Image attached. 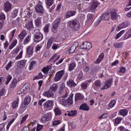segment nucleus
Masks as SVG:
<instances>
[{
    "instance_id": "nucleus-39",
    "label": "nucleus",
    "mask_w": 131,
    "mask_h": 131,
    "mask_svg": "<svg viewBox=\"0 0 131 131\" xmlns=\"http://www.w3.org/2000/svg\"><path fill=\"white\" fill-rule=\"evenodd\" d=\"M94 83L96 85V86H97L98 88H100L101 85H102V82H101V80H96Z\"/></svg>"
},
{
    "instance_id": "nucleus-29",
    "label": "nucleus",
    "mask_w": 131,
    "mask_h": 131,
    "mask_svg": "<svg viewBox=\"0 0 131 131\" xmlns=\"http://www.w3.org/2000/svg\"><path fill=\"white\" fill-rule=\"evenodd\" d=\"M104 58V53H102L99 56V57L97 58V59L96 61V64H99V63H100V62L103 60Z\"/></svg>"
},
{
    "instance_id": "nucleus-27",
    "label": "nucleus",
    "mask_w": 131,
    "mask_h": 131,
    "mask_svg": "<svg viewBox=\"0 0 131 131\" xmlns=\"http://www.w3.org/2000/svg\"><path fill=\"white\" fill-rule=\"evenodd\" d=\"M76 13V12L75 11H69L66 14V18H69L70 17H72V16H74Z\"/></svg>"
},
{
    "instance_id": "nucleus-25",
    "label": "nucleus",
    "mask_w": 131,
    "mask_h": 131,
    "mask_svg": "<svg viewBox=\"0 0 131 131\" xmlns=\"http://www.w3.org/2000/svg\"><path fill=\"white\" fill-rule=\"evenodd\" d=\"M35 23L37 27H40L41 26V18L37 17L35 20Z\"/></svg>"
},
{
    "instance_id": "nucleus-53",
    "label": "nucleus",
    "mask_w": 131,
    "mask_h": 131,
    "mask_svg": "<svg viewBox=\"0 0 131 131\" xmlns=\"http://www.w3.org/2000/svg\"><path fill=\"white\" fill-rule=\"evenodd\" d=\"M28 115H26L22 118V120L20 121L21 124H22V123H24V122L26 121V119H27V118H28Z\"/></svg>"
},
{
    "instance_id": "nucleus-19",
    "label": "nucleus",
    "mask_w": 131,
    "mask_h": 131,
    "mask_svg": "<svg viewBox=\"0 0 131 131\" xmlns=\"http://www.w3.org/2000/svg\"><path fill=\"white\" fill-rule=\"evenodd\" d=\"M80 110H82L83 111H89L90 110V107L86 103H83L80 106Z\"/></svg>"
},
{
    "instance_id": "nucleus-15",
    "label": "nucleus",
    "mask_w": 131,
    "mask_h": 131,
    "mask_svg": "<svg viewBox=\"0 0 131 131\" xmlns=\"http://www.w3.org/2000/svg\"><path fill=\"white\" fill-rule=\"evenodd\" d=\"M34 50V48L33 46H28L27 48V55H28V56H32V55H33Z\"/></svg>"
},
{
    "instance_id": "nucleus-55",
    "label": "nucleus",
    "mask_w": 131,
    "mask_h": 131,
    "mask_svg": "<svg viewBox=\"0 0 131 131\" xmlns=\"http://www.w3.org/2000/svg\"><path fill=\"white\" fill-rule=\"evenodd\" d=\"M130 37H131V34L129 33V32L127 31V32L125 34V35L124 36V39H127L128 38H130Z\"/></svg>"
},
{
    "instance_id": "nucleus-8",
    "label": "nucleus",
    "mask_w": 131,
    "mask_h": 131,
    "mask_svg": "<svg viewBox=\"0 0 131 131\" xmlns=\"http://www.w3.org/2000/svg\"><path fill=\"white\" fill-rule=\"evenodd\" d=\"M35 11L36 13H39V14H43V12H45V9L41 4H38L36 6Z\"/></svg>"
},
{
    "instance_id": "nucleus-10",
    "label": "nucleus",
    "mask_w": 131,
    "mask_h": 131,
    "mask_svg": "<svg viewBox=\"0 0 131 131\" xmlns=\"http://www.w3.org/2000/svg\"><path fill=\"white\" fill-rule=\"evenodd\" d=\"M99 6V3L97 0H93V2L91 3V6L90 7V11H95L98 8Z\"/></svg>"
},
{
    "instance_id": "nucleus-52",
    "label": "nucleus",
    "mask_w": 131,
    "mask_h": 131,
    "mask_svg": "<svg viewBox=\"0 0 131 131\" xmlns=\"http://www.w3.org/2000/svg\"><path fill=\"white\" fill-rule=\"evenodd\" d=\"M12 15L13 18H16L17 15H18V9H15L13 12H12Z\"/></svg>"
},
{
    "instance_id": "nucleus-49",
    "label": "nucleus",
    "mask_w": 131,
    "mask_h": 131,
    "mask_svg": "<svg viewBox=\"0 0 131 131\" xmlns=\"http://www.w3.org/2000/svg\"><path fill=\"white\" fill-rule=\"evenodd\" d=\"M114 46L115 48H117L118 49H120L121 47H122V43L121 42L120 43H114Z\"/></svg>"
},
{
    "instance_id": "nucleus-4",
    "label": "nucleus",
    "mask_w": 131,
    "mask_h": 131,
    "mask_svg": "<svg viewBox=\"0 0 131 131\" xmlns=\"http://www.w3.org/2000/svg\"><path fill=\"white\" fill-rule=\"evenodd\" d=\"M64 73L65 72L63 70L57 72L54 78L55 81H59L62 78Z\"/></svg>"
},
{
    "instance_id": "nucleus-46",
    "label": "nucleus",
    "mask_w": 131,
    "mask_h": 131,
    "mask_svg": "<svg viewBox=\"0 0 131 131\" xmlns=\"http://www.w3.org/2000/svg\"><path fill=\"white\" fill-rule=\"evenodd\" d=\"M46 4L47 6L50 7L54 4V0H47L46 1Z\"/></svg>"
},
{
    "instance_id": "nucleus-22",
    "label": "nucleus",
    "mask_w": 131,
    "mask_h": 131,
    "mask_svg": "<svg viewBox=\"0 0 131 131\" xmlns=\"http://www.w3.org/2000/svg\"><path fill=\"white\" fill-rule=\"evenodd\" d=\"M101 20L103 21H106L109 19V13L106 12V13H103L102 14L101 16L99 17Z\"/></svg>"
},
{
    "instance_id": "nucleus-36",
    "label": "nucleus",
    "mask_w": 131,
    "mask_h": 131,
    "mask_svg": "<svg viewBox=\"0 0 131 131\" xmlns=\"http://www.w3.org/2000/svg\"><path fill=\"white\" fill-rule=\"evenodd\" d=\"M89 83L88 82H83L81 84V86L83 90H86Z\"/></svg>"
},
{
    "instance_id": "nucleus-38",
    "label": "nucleus",
    "mask_w": 131,
    "mask_h": 131,
    "mask_svg": "<svg viewBox=\"0 0 131 131\" xmlns=\"http://www.w3.org/2000/svg\"><path fill=\"white\" fill-rule=\"evenodd\" d=\"M125 31L124 30H122L119 33H118L116 36H115V39H118V38H119V37H120V36H121V35H122L123 34V33H124Z\"/></svg>"
},
{
    "instance_id": "nucleus-41",
    "label": "nucleus",
    "mask_w": 131,
    "mask_h": 131,
    "mask_svg": "<svg viewBox=\"0 0 131 131\" xmlns=\"http://www.w3.org/2000/svg\"><path fill=\"white\" fill-rule=\"evenodd\" d=\"M115 104H116V101L115 100H112L108 104V107L113 108L115 106Z\"/></svg>"
},
{
    "instance_id": "nucleus-30",
    "label": "nucleus",
    "mask_w": 131,
    "mask_h": 131,
    "mask_svg": "<svg viewBox=\"0 0 131 131\" xmlns=\"http://www.w3.org/2000/svg\"><path fill=\"white\" fill-rule=\"evenodd\" d=\"M93 19H94V15L92 14H88L87 15L86 22L88 23H91V22L93 21Z\"/></svg>"
},
{
    "instance_id": "nucleus-37",
    "label": "nucleus",
    "mask_w": 131,
    "mask_h": 131,
    "mask_svg": "<svg viewBox=\"0 0 131 131\" xmlns=\"http://www.w3.org/2000/svg\"><path fill=\"white\" fill-rule=\"evenodd\" d=\"M76 111H71L70 112H68V116H75V115H76Z\"/></svg>"
},
{
    "instance_id": "nucleus-34",
    "label": "nucleus",
    "mask_w": 131,
    "mask_h": 131,
    "mask_svg": "<svg viewBox=\"0 0 131 131\" xmlns=\"http://www.w3.org/2000/svg\"><path fill=\"white\" fill-rule=\"evenodd\" d=\"M50 69H51V67L47 66V67H44L42 69V72H43L45 74H48V72L50 71Z\"/></svg>"
},
{
    "instance_id": "nucleus-60",
    "label": "nucleus",
    "mask_w": 131,
    "mask_h": 131,
    "mask_svg": "<svg viewBox=\"0 0 131 131\" xmlns=\"http://www.w3.org/2000/svg\"><path fill=\"white\" fill-rule=\"evenodd\" d=\"M22 55H23V51H21L19 55L15 57L16 60H18L19 59H20V58H22Z\"/></svg>"
},
{
    "instance_id": "nucleus-1",
    "label": "nucleus",
    "mask_w": 131,
    "mask_h": 131,
    "mask_svg": "<svg viewBox=\"0 0 131 131\" xmlns=\"http://www.w3.org/2000/svg\"><path fill=\"white\" fill-rule=\"evenodd\" d=\"M59 93L60 95H63L62 96V99L60 100V103L63 106H70V105H72L73 103V94H71L68 98L66 99V98L68 97V93L66 90H64L62 86L60 88L59 90Z\"/></svg>"
},
{
    "instance_id": "nucleus-23",
    "label": "nucleus",
    "mask_w": 131,
    "mask_h": 131,
    "mask_svg": "<svg viewBox=\"0 0 131 131\" xmlns=\"http://www.w3.org/2000/svg\"><path fill=\"white\" fill-rule=\"evenodd\" d=\"M128 113V111L126 109H122L120 110L119 111V114L121 116H123V117H125V116H126Z\"/></svg>"
},
{
    "instance_id": "nucleus-40",
    "label": "nucleus",
    "mask_w": 131,
    "mask_h": 131,
    "mask_svg": "<svg viewBox=\"0 0 131 131\" xmlns=\"http://www.w3.org/2000/svg\"><path fill=\"white\" fill-rule=\"evenodd\" d=\"M58 26L53 25L52 28V31L53 32V33H57L58 32Z\"/></svg>"
},
{
    "instance_id": "nucleus-42",
    "label": "nucleus",
    "mask_w": 131,
    "mask_h": 131,
    "mask_svg": "<svg viewBox=\"0 0 131 131\" xmlns=\"http://www.w3.org/2000/svg\"><path fill=\"white\" fill-rule=\"evenodd\" d=\"M54 112L55 113V115H61L62 114V112L59 108H56L54 110Z\"/></svg>"
},
{
    "instance_id": "nucleus-14",
    "label": "nucleus",
    "mask_w": 131,
    "mask_h": 131,
    "mask_svg": "<svg viewBox=\"0 0 131 131\" xmlns=\"http://www.w3.org/2000/svg\"><path fill=\"white\" fill-rule=\"evenodd\" d=\"M26 62H27V60L25 59L20 60L18 62L17 64V67H18V68L22 69V68L25 67L26 65Z\"/></svg>"
},
{
    "instance_id": "nucleus-11",
    "label": "nucleus",
    "mask_w": 131,
    "mask_h": 131,
    "mask_svg": "<svg viewBox=\"0 0 131 131\" xmlns=\"http://www.w3.org/2000/svg\"><path fill=\"white\" fill-rule=\"evenodd\" d=\"M51 118L52 117L51 116V115L46 114L42 117L41 119V122H42V123H46V122L47 121H49Z\"/></svg>"
},
{
    "instance_id": "nucleus-5",
    "label": "nucleus",
    "mask_w": 131,
    "mask_h": 131,
    "mask_svg": "<svg viewBox=\"0 0 131 131\" xmlns=\"http://www.w3.org/2000/svg\"><path fill=\"white\" fill-rule=\"evenodd\" d=\"M108 14H110V18L111 20H117V18H118V14L116 11L114 9H112L110 11Z\"/></svg>"
},
{
    "instance_id": "nucleus-47",
    "label": "nucleus",
    "mask_w": 131,
    "mask_h": 131,
    "mask_svg": "<svg viewBox=\"0 0 131 131\" xmlns=\"http://www.w3.org/2000/svg\"><path fill=\"white\" fill-rule=\"evenodd\" d=\"M43 78V75L41 73H39L37 76H35L34 79H41Z\"/></svg>"
},
{
    "instance_id": "nucleus-54",
    "label": "nucleus",
    "mask_w": 131,
    "mask_h": 131,
    "mask_svg": "<svg viewBox=\"0 0 131 131\" xmlns=\"http://www.w3.org/2000/svg\"><path fill=\"white\" fill-rule=\"evenodd\" d=\"M25 13L26 14V17H27V18H30V17H31L32 13L29 12V11H25Z\"/></svg>"
},
{
    "instance_id": "nucleus-7",
    "label": "nucleus",
    "mask_w": 131,
    "mask_h": 131,
    "mask_svg": "<svg viewBox=\"0 0 131 131\" xmlns=\"http://www.w3.org/2000/svg\"><path fill=\"white\" fill-rule=\"evenodd\" d=\"M111 84H112V79H109L105 81L104 85L102 86L101 90L102 91H103V90H107V89H109V88L111 86Z\"/></svg>"
},
{
    "instance_id": "nucleus-57",
    "label": "nucleus",
    "mask_w": 131,
    "mask_h": 131,
    "mask_svg": "<svg viewBox=\"0 0 131 131\" xmlns=\"http://www.w3.org/2000/svg\"><path fill=\"white\" fill-rule=\"evenodd\" d=\"M60 123H61V121H60V120H56L53 122V126H56V125H59Z\"/></svg>"
},
{
    "instance_id": "nucleus-45",
    "label": "nucleus",
    "mask_w": 131,
    "mask_h": 131,
    "mask_svg": "<svg viewBox=\"0 0 131 131\" xmlns=\"http://www.w3.org/2000/svg\"><path fill=\"white\" fill-rule=\"evenodd\" d=\"M16 85H17V79L14 78L11 84V88H12V89H14V88H15Z\"/></svg>"
},
{
    "instance_id": "nucleus-63",
    "label": "nucleus",
    "mask_w": 131,
    "mask_h": 131,
    "mask_svg": "<svg viewBox=\"0 0 131 131\" xmlns=\"http://www.w3.org/2000/svg\"><path fill=\"white\" fill-rule=\"evenodd\" d=\"M22 131H30V128L27 126H26L23 128Z\"/></svg>"
},
{
    "instance_id": "nucleus-44",
    "label": "nucleus",
    "mask_w": 131,
    "mask_h": 131,
    "mask_svg": "<svg viewBox=\"0 0 131 131\" xmlns=\"http://www.w3.org/2000/svg\"><path fill=\"white\" fill-rule=\"evenodd\" d=\"M30 88V84L29 83H27L25 84L22 88L24 89L25 91H26V90L29 89Z\"/></svg>"
},
{
    "instance_id": "nucleus-43",
    "label": "nucleus",
    "mask_w": 131,
    "mask_h": 131,
    "mask_svg": "<svg viewBox=\"0 0 131 131\" xmlns=\"http://www.w3.org/2000/svg\"><path fill=\"white\" fill-rule=\"evenodd\" d=\"M36 64V61H32L29 66V70H32L33 69V66Z\"/></svg>"
},
{
    "instance_id": "nucleus-28",
    "label": "nucleus",
    "mask_w": 131,
    "mask_h": 131,
    "mask_svg": "<svg viewBox=\"0 0 131 131\" xmlns=\"http://www.w3.org/2000/svg\"><path fill=\"white\" fill-rule=\"evenodd\" d=\"M25 36H26V31H23L20 34L18 35V37L19 38H20L21 41H22V40H23V39H24V37H25Z\"/></svg>"
},
{
    "instance_id": "nucleus-56",
    "label": "nucleus",
    "mask_w": 131,
    "mask_h": 131,
    "mask_svg": "<svg viewBox=\"0 0 131 131\" xmlns=\"http://www.w3.org/2000/svg\"><path fill=\"white\" fill-rule=\"evenodd\" d=\"M49 27H50L49 24H47L45 26L44 32H45V33H48V32H49Z\"/></svg>"
},
{
    "instance_id": "nucleus-64",
    "label": "nucleus",
    "mask_w": 131,
    "mask_h": 131,
    "mask_svg": "<svg viewBox=\"0 0 131 131\" xmlns=\"http://www.w3.org/2000/svg\"><path fill=\"white\" fill-rule=\"evenodd\" d=\"M42 127H43V126L42 125H38L37 129H36V131L41 130V129H42Z\"/></svg>"
},
{
    "instance_id": "nucleus-61",
    "label": "nucleus",
    "mask_w": 131,
    "mask_h": 131,
    "mask_svg": "<svg viewBox=\"0 0 131 131\" xmlns=\"http://www.w3.org/2000/svg\"><path fill=\"white\" fill-rule=\"evenodd\" d=\"M59 48V45L57 43H54L52 46V49L53 50H57Z\"/></svg>"
},
{
    "instance_id": "nucleus-2",
    "label": "nucleus",
    "mask_w": 131,
    "mask_h": 131,
    "mask_svg": "<svg viewBox=\"0 0 131 131\" xmlns=\"http://www.w3.org/2000/svg\"><path fill=\"white\" fill-rule=\"evenodd\" d=\"M68 25L72 29L74 30V31H77V30H79V28H80V24H79V21L77 20L74 19L69 21Z\"/></svg>"
},
{
    "instance_id": "nucleus-17",
    "label": "nucleus",
    "mask_w": 131,
    "mask_h": 131,
    "mask_svg": "<svg viewBox=\"0 0 131 131\" xmlns=\"http://www.w3.org/2000/svg\"><path fill=\"white\" fill-rule=\"evenodd\" d=\"M67 86H70V88H74L75 86H76L77 84L74 82V80L73 79H71L67 81Z\"/></svg>"
},
{
    "instance_id": "nucleus-31",
    "label": "nucleus",
    "mask_w": 131,
    "mask_h": 131,
    "mask_svg": "<svg viewBox=\"0 0 131 131\" xmlns=\"http://www.w3.org/2000/svg\"><path fill=\"white\" fill-rule=\"evenodd\" d=\"M61 21H62V18L61 17L57 18L53 23V25H55L59 27V24L61 23Z\"/></svg>"
},
{
    "instance_id": "nucleus-35",
    "label": "nucleus",
    "mask_w": 131,
    "mask_h": 131,
    "mask_svg": "<svg viewBox=\"0 0 131 131\" xmlns=\"http://www.w3.org/2000/svg\"><path fill=\"white\" fill-rule=\"evenodd\" d=\"M50 91H52L53 93H55L57 90H58V85L56 84H53L51 88H50Z\"/></svg>"
},
{
    "instance_id": "nucleus-16",
    "label": "nucleus",
    "mask_w": 131,
    "mask_h": 131,
    "mask_svg": "<svg viewBox=\"0 0 131 131\" xmlns=\"http://www.w3.org/2000/svg\"><path fill=\"white\" fill-rule=\"evenodd\" d=\"M11 9H12V4L8 2L5 3L4 11H5L6 13L9 12V11H10Z\"/></svg>"
},
{
    "instance_id": "nucleus-18",
    "label": "nucleus",
    "mask_w": 131,
    "mask_h": 131,
    "mask_svg": "<svg viewBox=\"0 0 131 131\" xmlns=\"http://www.w3.org/2000/svg\"><path fill=\"white\" fill-rule=\"evenodd\" d=\"M44 97H47L48 98H51L54 96V92L49 89V91H46L43 93Z\"/></svg>"
},
{
    "instance_id": "nucleus-48",
    "label": "nucleus",
    "mask_w": 131,
    "mask_h": 131,
    "mask_svg": "<svg viewBox=\"0 0 131 131\" xmlns=\"http://www.w3.org/2000/svg\"><path fill=\"white\" fill-rule=\"evenodd\" d=\"M121 120H122V118L120 117H117L115 120V123L116 124H119V123L121 122Z\"/></svg>"
},
{
    "instance_id": "nucleus-13",
    "label": "nucleus",
    "mask_w": 131,
    "mask_h": 131,
    "mask_svg": "<svg viewBox=\"0 0 131 131\" xmlns=\"http://www.w3.org/2000/svg\"><path fill=\"white\" fill-rule=\"evenodd\" d=\"M79 43L78 42H75L73 45H72L70 49V52L69 54H73L77 47H78Z\"/></svg>"
},
{
    "instance_id": "nucleus-59",
    "label": "nucleus",
    "mask_w": 131,
    "mask_h": 131,
    "mask_svg": "<svg viewBox=\"0 0 131 131\" xmlns=\"http://www.w3.org/2000/svg\"><path fill=\"white\" fill-rule=\"evenodd\" d=\"M12 64H13V62H12V61H10L8 63V64L6 68V70H9V69H10V68H11V67H12Z\"/></svg>"
},
{
    "instance_id": "nucleus-24",
    "label": "nucleus",
    "mask_w": 131,
    "mask_h": 131,
    "mask_svg": "<svg viewBox=\"0 0 131 131\" xmlns=\"http://www.w3.org/2000/svg\"><path fill=\"white\" fill-rule=\"evenodd\" d=\"M54 39L55 38H51L50 39H49L47 42V50H49V49H51V47H52V45L54 42Z\"/></svg>"
},
{
    "instance_id": "nucleus-6",
    "label": "nucleus",
    "mask_w": 131,
    "mask_h": 131,
    "mask_svg": "<svg viewBox=\"0 0 131 131\" xmlns=\"http://www.w3.org/2000/svg\"><path fill=\"white\" fill-rule=\"evenodd\" d=\"M25 28H26L29 31H32L34 29V26H33V21L32 20L28 21L26 23Z\"/></svg>"
},
{
    "instance_id": "nucleus-20",
    "label": "nucleus",
    "mask_w": 131,
    "mask_h": 131,
    "mask_svg": "<svg viewBox=\"0 0 131 131\" xmlns=\"http://www.w3.org/2000/svg\"><path fill=\"white\" fill-rule=\"evenodd\" d=\"M43 106L47 108H51L53 106V101L48 100L43 104Z\"/></svg>"
},
{
    "instance_id": "nucleus-21",
    "label": "nucleus",
    "mask_w": 131,
    "mask_h": 131,
    "mask_svg": "<svg viewBox=\"0 0 131 131\" xmlns=\"http://www.w3.org/2000/svg\"><path fill=\"white\" fill-rule=\"evenodd\" d=\"M31 101V97L30 96H28L25 97L23 104L25 106H27L30 103Z\"/></svg>"
},
{
    "instance_id": "nucleus-33",
    "label": "nucleus",
    "mask_w": 131,
    "mask_h": 131,
    "mask_svg": "<svg viewBox=\"0 0 131 131\" xmlns=\"http://www.w3.org/2000/svg\"><path fill=\"white\" fill-rule=\"evenodd\" d=\"M75 67H76V63L75 62L70 63L69 67V71H72Z\"/></svg>"
},
{
    "instance_id": "nucleus-32",
    "label": "nucleus",
    "mask_w": 131,
    "mask_h": 131,
    "mask_svg": "<svg viewBox=\"0 0 131 131\" xmlns=\"http://www.w3.org/2000/svg\"><path fill=\"white\" fill-rule=\"evenodd\" d=\"M18 105H19V98L16 99L15 101H13V103H12V108L13 109H16L18 106Z\"/></svg>"
},
{
    "instance_id": "nucleus-62",
    "label": "nucleus",
    "mask_w": 131,
    "mask_h": 131,
    "mask_svg": "<svg viewBox=\"0 0 131 131\" xmlns=\"http://www.w3.org/2000/svg\"><path fill=\"white\" fill-rule=\"evenodd\" d=\"M79 18L80 19V20H84L85 18V15L83 14H80L79 15Z\"/></svg>"
},
{
    "instance_id": "nucleus-51",
    "label": "nucleus",
    "mask_w": 131,
    "mask_h": 131,
    "mask_svg": "<svg viewBox=\"0 0 131 131\" xmlns=\"http://www.w3.org/2000/svg\"><path fill=\"white\" fill-rule=\"evenodd\" d=\"M7 81L6 82V84H9V82H10V81H11V80H12V76L10 75H8L7 77Z\"/></svg>"
},
{
    "instance_id": "nucleus-50",
    "label": "nucleus",
    "mask_w": 131,
    "mask_h": 131,
    "mask_svg": "<svg viewBox=\"0 0 131 131\" xmlns=\"http://www.w3.org/2000/svg\"><path fill=\"white\" fill-rule=\"evenodd\" d=\"M29 41H30V36L29 35L24 40V45H27Z\"/></svg>"
},
{
    "instance_id": "nucleus-26",
    "label": "nucleus",
    "mask_w": 131,
    "mask_h": 131,
    "mask_svg": "<svg viewBox=\"0 0 131 131\" xmlns=\"http://www.w3.org/2000/svg\"><path fill=\"white\" fill-rule=\"evenodd\" d=\"M83 99V95L80 93H77L75 95V100L78 101V100H82Z\"/></svg>"
},
{
    "instance_id": "nucleus-3",
    "label": "nucleus",
    "mask_w": 131,
    "mask_h": 131,
    "mask_svg": "<svg viewBox=\"0 0 131 131\" xmlns=\"http://www.w3.org/2000/svg\"><path fill=\"white\" fill-rule=\"evenodd\" d=\"M34 35V41H35V42H39V41L43 38V35L39 32H36L35 34Z\"/></svg>"
},
{
    "instance_id": "nucleus-58",
    "label": "nucleus",
    "mask_w": 131,
    "mask_h": 131,
    "mask_svg": "<svg viewBox=\"0 0 131 131\" xmlns=\"http://www.w3.org/2000/svg\"><path fill=\"white\" fill-rule=\"evenodd\" d=\"M101 19L100 17L97 19L96 21L94 23V26H98L100 23H101Z\"/></svg>"
},
{
    "instance_id": "nucleus-9",
    "label": "nucleus",
    "mask_w": 131,
    "mask_h": 131,
    "mask_svg": "<svg viewBox=\"0 0 131 131\" xmlns=\"http://www.w3.org/2000/svg\"><path fill=\"white\" fill-rule=\"evenodd\" d=\"M82 49H84V50H91L92 49L93 45L90 42H84L81 45Z\"/></svg>"
},
{
    "instance_id": "nucleus-12",
    "label": "nucleus",
    "mask_w": 131,
    "mask_h": 131,
    "mask_svg": "<svg viewBox=\"0 0 131 131\" xmlns=\"http://www.w3.org/2000/svg\"><path fill=\"white\" fill-rule=\"evenodd\" d=\"M128 25V21H124V23H121L120 25H119L116 28V31H119L120 29H122V28H125L126 27H127Z\"/></svg>"
}]
</instances>
